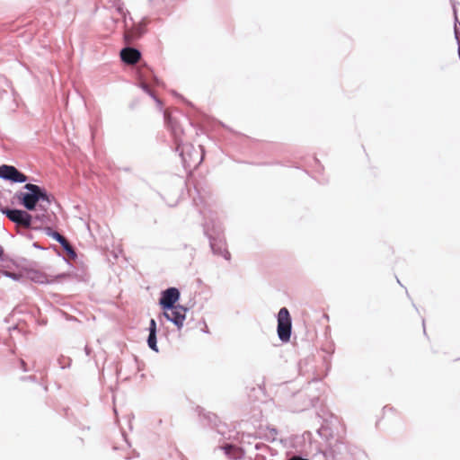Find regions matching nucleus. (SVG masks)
<instances>
[{
    "label": "nucleus",
    "instance_id": "1",
    "mask_svg": "<svg viewBox=\"0 0 460 460\" xmlns=\"http://www.w3.org/2000/svg\"><path fill=\"white\" fill-rule=\"evenodd\" d=\"M24 189L27 193H20L18 199L23 207L28 210H35L34 219L44 223L49 217L48 211L50 206V199L48 194L38 185L27 183Z\"/></svg>",
    "mask_w": 460,
    "mask_h": 460
},
{
    "label": "nucleus",
    "instance_id": "2",
    "mask_svg": "<svg viewBox=\"0 0 460 460\" xmlns=\"http://www.w3.org/2000/svg\"><path fill=\"white\" fill-rule=\"evenodd\" d=\"M177 149L186 166H197L203 159L200 146H194L191 143H180L177 141Z\"/></svg>",
    "mask_w": 460,
    "mask_h": 460
},
{
    "label": "nucleus",
    "instance_id": "3",
    "mask_svg": "<svg viewBox=\"0 0 460 460\" xmlns=\"http://www.w3.org/2000/svg\"><path fill=\"white\" fill-rule=\"evenodd\" d=\"M291 316L286 307H282L278 314V336L283 342H288L291 336Z\"/></svg>",
    "mask_w": 460,
    "mask_h": 460
},
{
    "label": "nucleus",
    "instance_id": "4",
    "mask_svg": "<svg viewBox=\"0 0 460 460\" xmlns=\"http://www.w3.org/2000/svg\"><path fill=\"white\" fill-rule=\"evenodd\" d=\"M2 213L4 214L12 222L15 223L19 226H22L26 229L31 228L32 217L31 214L24 210L20 209H9L3 208Z\"/></svg>",
    "mask_w": 460,
    "mask_h": 460
},
{
    "label": "nucleus",
    "instance_id": "5",
    "mask_svg": "<svg viewBox=\"0 0 460 460\" xmlns=\"http://www.w3.org/2000/svg\"><path fill=\"white\" fill-rule=\"evenodd\" d=\"M187 308L181 305H174L168 311L165 310L164 314L171 322H172L179 329L183 326L186 319Z\"/></svg>",
    "mask_w": 460,
    "mask_h": 460
},
{
    "label": "nucleus",
    "instance_id": "6",
    "mask_svg": "<svg viewBox=\"0 0 460 460\" xmlns=\"http://www.w3.org/2000/svg\"><path fill=\"white\" fill-rule=\"evenodd\" d=\"M0 178L13 182H25L28 178L14 166L3 164L0 166Z\"/></svg>",
    "mask_w": 460,
    "mask_h": 460
},
{
    "label": "nucleus",
    "instance_id": "7",
    "mask_svg": "<svg viewBox=\"0 0 460 460\" xmlns=\"http://www.w3.org/2000/svg\"><path fill=\"white\" fill-rule=\"evenodd\" d=\"M179 297V290L176 288H170L162 293L159 304L164 311H168L171 307L175 305Z\"/></svg>",
    "mask_w": 460,
    "mask_h": 460
},
{
    "label": "nucleus",
    "instance_id": "8",
    "mask_svg": "<svg viewBox=\"0 0 460 460\" xmlns=\"http://www.w3.org/2000/svg\"><path fill=\"white\" fill-rule=\"evenodd\" d=\"M120 58L126 64L135 65L139 61L141 54L136 49L125 48L120 51Z\"/></svg>",
    "mask_w": 460,
    "mask_h": 460
},
{
    "label": "nucleus",
    "instance_id": "9",
    "mask_svg": "<svg viewBox=\"0 0 460 460\" xmlns=\"http://www.w3.org/2000/svg\"><path fill=\"white\" fill-rule=\"evenodd\" d=\"M396 410L392 406L386 405L382 409L379 421H392L396 418Z\"/></svg>",
    "mask_w": 460,
    "mask_h": 460
},
{
    "label": "nucleus",
    "instance_id": "10",
    "mask_svg": "<svg viewBox=\"0 0 460 460\" xmlns=\"http://www.w3.org/2000/svg\"><path fill=\"white\" fill-rule=\"evenodd\" d=\"M51 236L56 240L58 241L61 246L68 252L70 253L71 255L73 256H75V252L73 249V247L71 246V244L69 243V242L62 235L60 234L58 232H53Z\"/></svg>",
    "mask_w": 460,
    "mask_h": 460
},
{
    "label": "nucleus",
    "instance_id": "11",
    "mask_svg": "<svg viewBox=\"0 0 460 460\" xmlns=\"http://www.w3.org/2000/svg\"><path fill=\"white\" fill-rule=\"evenodd\" d=\"M225 453L232 457L237 458L241 455V450L235 446L233 445H226L223 447Z\"/></svg>",
    "mask_w": 460,
    "mask_h": 460
},
{
    "label": "nucleus",
    "instance_id": "12",
    "mask_svg": "<svg viewBox=\"0 0 460 460\" xmlns=\"http://www.w3.org/2000/svg\"><path fill=\"white\" fill-rule=\"evenodd\" d=\"M147 343H148V346L157 351V349H156V332H149V336H148V339H147Z\"/></svg>",
    "mask_w": 460,
    "mask_h": 460
},
{
    "label": "nucleus",
    "instance_id": "13",
    "mask_svg": "<svg viewBox=\"0 0 460 460\" xmlns=\"http://www.w3.org/2000/svg\"><path fill=\"white\" fill-rule=\"evenodd\" d=\"M149 332H156V323L154 319L150 321Z\"/></svg>",
    "mask_w": 460,
    "mask_h": 460
},
{
    "label": "nucleus",
    "instance_id": "14",
    "mask_svg": "<svg viewBox=\"0 0 460 460\" xmlns=\"http://www.w3.org/2000/svg\"><path fill=\"white\" fill-rule=\"evenodd\" d=\"M4 251L2 245H0V259L4 256Z\"/></svg>",
    "mask_w": 460,
    "mask_h": 460
},
{
    "label": "nucleus",
    "instance_id": "15",
    "mask_svg": "<svg viewBox=\"0 0 460 460\" xmlns=\"http://www.w3.org/2000/svg\"><path fill=\"white\" fill-rule=\"evenodd\" d=\"M21 364H22V368H23L24 370H26V369H25V362H24L23 360H21Z\"/></svg>",
    "mask_w": 460,
    "mask_h": 460
},
{
    "label": "nucleus",
    "instance_id": "16",
    "mask_svg": "<svg viewBox=\"0 0 460 460\" xmlns=\"http://www.w3.org/2000/svg\"><path fill=\"white\" fill-rule=\"evenodd\" d=\"M38 281H40V283H43L44 280L43 279H39Z\"/></svg>",
    "mask_w": 460,
    "mask_h": 460
}]
</instances>
